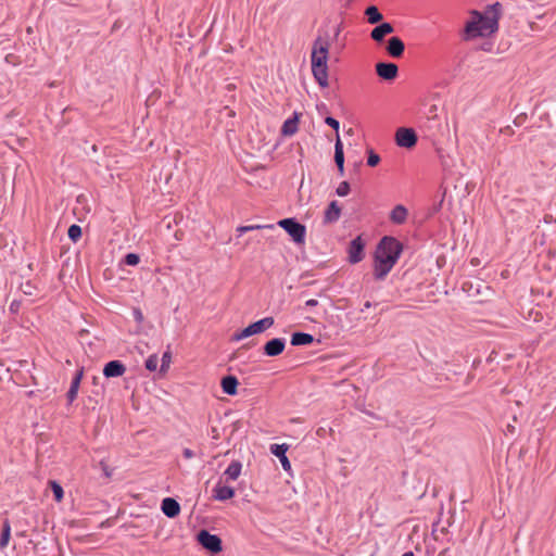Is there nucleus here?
<instances>
[{"label":"nucleus","mask_w":556,"mask_h":556,"mask_svg":"<svg viewBox=\"0 0 556 556\" xmlns=\"http://www.w3.org/2000/svg\"><path fill=\"white\" fill-rule=\"evenodd\" d=\"M500 20V4L488 8L484 12L471 11L465 24L463 38L472 40L478 37H489L497 31Z\"/></svg>","instance_id":"nucleus-1"},{"label":"nucleus","mask_w":556,"mask_h":556,"mask_svg":"<svg viewBox=\"0 0 556 556\" xmlns=\"http://www.w3.org/2000/svg\"><path fill=\"white\" fill-rule=\"evenodd\" d=\"M331 39L328 33L319 34L312 45V74L321 88L329 86L328 59Z\"/></svg>","instance_id":"nucleus-2"},{"label":"nucleus","mask_w":556,"mask_h":556,"mask_svg":"<svg viewBox=\"0 0 556 556\" xmlns=\"http://www.w3.org/2000/svg\"><path fill=\"white\" fill-rule=\"evenodd\" d=\"M402 252V244L393 237H384L380 241L375 256L374 276L382 280L396 264Z\"/></svg>","instance_id":"nucleus-3"},{"label":"nucleus","mask_w":556,"mask_h":556,"mask_svg":"<svg viewBox=\"0 0 556 556\" xmlns=\"http://www.w3.org/2000/svg\"><path fill=\"white\" fill-rule=\"evenodd\" d=\"M278 226L285 229L295 243L303 244L305 242L306 228L304 225L293 218H285L278 222Z\"/></svg>","instance_id":"nucleus-4"},{"label":"nucleus","mask_w":556,"mask_h":556,"mask_svg":"<svg viewBox=\"0 0 556 556\" xmlns=\"http://www.w3.org/2000/svg\"><path fill=\"white\" fill-rule=\"evenodd\" d=\"M198 541L204 548H206L211 553H219L223 549L222 540L217 535L211 534L206 530H201L198 533Z\"/></svg>","instance_id":"nucleus-5"},{"label":"nucleus","mask_w":556,"mask_h":556,"mask_svg":"<svg viewBox=\"0 0 556 556\" xmlns=\"http://www.w3.org/2000/svg\"><path fill=\"white\" fill-rule=\"evenodd\" d=\"M395 142L401 148L410 149L417 143V136L412 128H399L395 132Z\"/></svg>","instance_id":"nucleus-6"},{"label":"nucleus","mask_w":556,"mask_h":556,"mask_svg":"<svg viewBox=\"0 0 556 556\" xmlns=\"http://www.w3.org/2000/svg\"><path fill=\"white\" fill-rule=\"evenodd\" d=\"M236 492L232 486L226 485V482L223 480V477L215 484L212 490V497L215 501L225 502L235 496Z\"/></svg>","instance_id":"nucleus-7"},{"label":"nucleus","mask_w":556,"mask_h":556,"mask_svg":"<svg viewBox=\"0 0 556 556\" xmlns=\"http://www.w3.org/2000/svg\"><path fill=\"white\" fill-rule=\"evenodd\" d=\"M364 242L358 236L351 241L349 247V261L352 264L361 262L364 257Z\"/></svg>","instance_id":"nucleus-8"},{"label":"nucleus","mask_w":556,"mask_h":556,"mask_svg":"<svg viewBox=\"0 0 556 556\" xmlns=\"http://www.w3.org/2000/svg\"><path fill=\"white\" fill-rule=\"evenodd\" d=\"M376 72L382 79L393 80L397 76L399 68L394 63H378Z\"/></svg>","instance_id":"nucleus-9"},{"label":"nucleus","mask_w":556,"mask_h":556,"mask_svg":"<svg viewBox=\"0 0 556 556\" xmlns=\"http://www.w3.org/2000/svg\"><path fill=\"white\" fill-rule=\"evenodd\" d=\"M285 346H286L285 339L275 338L265 343L264 353L267 356H278L283 352Z\"/></svg>","instance_id":"nucleus-10"},{"label":"nucleus","mask_w":556,"mask_h":556,"mask_svg":"<svg viewBox=\"0 0 556 556\" xmlns=\"http://www.w3.org/2000/svg\"><path fill=\"white\" fill-rule=\"evenodd\" d=\"M288 448H289V446L286 443H283V444H271L270 445V452L276 457L279 458V460L281 463V466H282V468L286 471L291 470V464H290L288 457L286 456V453H287Z\"/></svg>","instance_id":"nucleus-11"},{"label":"nucleus","mask_w":556,"mask_h":556,"mask_svg":"<svg viewBox=\"0 0 556 556\" xmlns=\"http://www.w3.org/2000/svg\"><path fill=\"white\" fill-rule=\"evenodd\" d=\"M126 367L119 361H111L105 364L103 368V375L106 378L121 377L125 374Z\"/></svg>","instance_id":"nucleus-12"},{"label":"nucleus","mask_w":556,"mask_h":556,"mask_svg":"<svg viewBox=\"0 0 556 556\" xmlns=\"http://www.w3.org/2000/svg\"><path fill=\"white\" fill-rule=\"evenodd\" d=\"M405 46L401 38L391 37L388 41L387 51L393 58H401L404 53Z\"/></svg>","instance_id":"nucleus-13"},{"label":"nucleus","mask_w":556,"mask_h":556,"mask_svg":"<svg viewBox=\"0 0 556 556\" xmlns=\"http://www.w3.org/2000/svg\"><path fill=\"white\" fill-rule=\"evenodd\" d=\"M393 31L394 28L390 23H382L371 30L370 37L372 40L380 42L387 35H390Z\"/></svg>","instance_id":"nucleus-14"},{"label":"nucleus","mask_w":556,"mask_h":556,"mask_svg":"<svg viewBox=\"0 0 556 556\" xmlns=\"http://www.w3.org/2000/svg\"><path fill=\"white\" fill-rule=\"evenodd\" d=\"M162 511L167 517L174 518L180 513V506L176 500L166 497L162 501Z\"/></svg>","instance_id":"nucleus-15"},{"label":"nucleus","mask_w":556,"mask_h":556,"mask_svg":"<svg viewBox=\"0 0 556 556\" xmlns=\"http://www.w3.org/2000/svg\"><path fill=\"white\" fill-rule=\"evenodd\" d=\"M407 216H408V211L402 204L395 205L390 213L391 222L394 224H397V225L404 224L407 219Z\"/></svg>","instance_id":"nucleus-16"},{"label":"nucleus","mask_w":556,"mask_h":556,"mask_svg":"<svg viewBox=\"0 0 556 556\" xmlns=\"http://www.w3.org/2000/svg\"><path fill=\"white\" fill-rule=\"evenodd\" d=\"M334 162L338 166L340 175L344 174V153H343V144L339 135L337 134L336 144H334Z\"/></svg>","instance_id":"nucleus-17"},{"label":"nucleus","mask_w":556,"mask_h":556,"mask_svg":"<svg viewBox=\"0 0 556 556\" xmlns=\"http://www.w3.org/2000/svg\"><path fill=\"white\" fill-rule=\"evenodd\" d=\"M241 471H242V464L239 460L231 462L223 475L224 477H226L225 482H227L228 480H231V481L237 480L240 477Z\"/></svg>","instance_id":"nucleus-18"},{"label":"nucleus","mask_w":556,"mask_h":556,"mask_svg":"<svg viewBox=\"0 0 556 556\" xmlns=\"http://www.w3.org/2000/svg\"><path fill=\"white\" fill-rule=\"evenodd\" d=\"M341 216V207L339 206L337 201H332L327 210L325 211V222L326 223H334L337 222Z\"/></svg>","instance_id":"nucleus-19"},{"label":"nucleus","mask_w":556,"mask_h":556,"mask_svg":"<svg viewBox=\"0 0 556 556\" xmlns=\"http://www.w3.org/2000/svg\"><path fill=\"white\" fill-rule=\"evenodd\" d=\"M299 114L294 113L291 118L285 121L281 132L285 136H293L298 131L299 126Z\"/></svg>","instance_id":"nucleus-20"},{"label":"nucleus","mask_w":556,"mask_h":556,"mask_svg":"<svg viewBox=\"0 0 556 556\" xmlns=\"http://www.w3.org/2000/svg\"><path fill=\"white\" fill-rule=\"evenodd\" d=\"M222 389L228 395L237 394L238 379L235 376H226L222 379Z\"/></svg>","instance_id":"nucleus-21"},{"label":"nucleus","mask_w":556,"mask_h":556,"mask_svg":"<svg viewBox=\"0 0 556 556\" xmlns=\"http://www.w3.org/2000/svg\"><path fill=\"white\" fill-rule=\"evenodd\" d=\"M83 374H84L83 369L78 370L76 372V376L72 380L71 388L67 392V400L70 403H72L77 397L78 389H79L80 381L83 378Z\"/></svg>","instance_id":"nucleus-22"},{"label":"nucleus","mask_w":556,"mask_h":556,"mask_svg":"<svg viewBox=\"0 0 556 556\" xmlns=\"http://www.w3.org/2000/svg\"><path fill=\"white\" fill-rule=\"evenodd\" d=\"M314 342V337L309 333L295 332L291 337V344L294 346L309 345Z\"/></svg>","instance_id":"nucleus-23"},{"label":"nucleus","mask_w":556,"mask_h":556,"mask_svg":"<svg viewBox=\"0 0 556 556\" xmlns=\"http://www.w3.org/2000/svg\"><path fill=\"white\" fill-rule=\"evenodd\" d=\"M274 318L273 317H265L263 319H260L253 324H251L252 330L254 334L262 333L268 328H270L274 325Z\"/></svg>","instance_id":"nucleus-24"},{"label":"nucleus","mask_w":556,"mask_h":556,"mask_svg":"<svg viewBox=\"0 0 556 556\" xmlns=\"http://www.w3.org/2000/svg\"><path fill=\"white\" fill-rule=\"evenodd\" d=\"M365 15L367 16L368 23L377 24L382 21L383 16L379 12L378 8L375 5H370L366 9Z\"/></svg>","instance_id":"nucleus-25"},{"label":"nucleus","mask_w":556,"mask_h":556,"mask_svg":"<svg viewBox=\"0 0 556 556\" xmlns=\"http://www.w3.org/2000/svg\"><path fill=\"white\" fill-rule=\"evenodd\" d=\"M49 485L53 492L55 501L60 503L64 496L63 488L56 481L53 480L49 482Z\"/></svg>","instance_id":"nucleus-26"},{"label":"nucleus","mask_w":556,"mask_h":556,"mask_svg":"<svg viewBox=\"0 0 556 556\" xmlns=\"http://www.w3.org/2000/svg\"><path fill=\"white\" fill-rule=\"evenodd\" d=\"M67 235H68V238L73 242H77L80 239V237H81V228H80V226H78V225L70 226Z\"/></svg>","instance_id":"nucleus-27"},{"label":"nucleus","mask_w":556,"mask_h":556,"mask_svg":"<svg viewBox=\"0 0 556 556\" xmlns=\"http://www.w3.org/2000/svg\"><path fill=\"white\" fill-rule=\"evenodd\" d=\"M253 334H254V332L252 330V327H251V325H249L248 327L242 329L240 332L235 333L233 334V340L235 341H240V340L245 339V338H248L250 336H253Z\"/></svg>","instance_id":"nucleus-28"},{"label":"nucleus","mask_w":556,"mask_h":556,"mask_svg":"<svg viewBox=\"0 0 556 556\" xmlns=\"http://www.w3.org/2000/svg\"><path fill=\"white\" fill-rule=\"evenodd\" d=\"M159 357L156 354H152L146 361V368L150 371H154L157 368Z\"/></svg>","instance_id":"nucleus-29"},{"label":"nucleus","mask_w":556,"mask_h":556,"mask_svg":"<svg viewBox=\"0 0 556 556\" xmlns=\"http://www.w3.org/2000/svg\"><path fill=\"white\" fill-rule=\"evenodd\" d=\"M262 228H273V225H266V226H262V225L240 226V227L237 228V231L240 232V233H244V232H248V231H252V230H255V229H262Z\"/></svg>","instance_id":"nucleus-30"},{"label":"nucleus","mask_w":556,"mask_h":556,"mask_svg":"<svg viewBox=\"0 0 556 556\" xmlns=\"http://www.w3.org/2000/svg\"><path fill=\"white\" fill-rule=\"evenodd\" d=\"M262 228H273V225H266V226H262V225L240 226V227L237 228V231L240 232V233H244V232H248V231H252V230H255V229H262Z\"/></svg>","instance_id":"nucleus-31"},{"label":"nucleus","mask_w":556,"mask_h":556,"mask_svg":"<svg viewBox=\"0 0 556 556\" xmlns=\"http://www.w3.org/2000/svg\"><path fill=\"white\" fill-rule=\"evenodd\" d=\"M21 289L24 294L34 295L36 291V286L31 281H26L21 285Z\"/></svg>","instance_id":"nucleus-32"},{"label":"nucleus","mask_w":556,"mask_h":556,"mask_svg":"<svg viewBox=\"0 0 556 556\" xmlns=\"http://www.w3.org/2000/svg\"><path fill=\"white\" fill-rule=\"evenodd\" d=\"M337 194L339 197H345L349 194L350 192V185L348 181H342L339 184L337 190H336Z\"/></svg>","instance_id":"nucleus-33"},{"label":"nucleus","mask_w":556,"mask_h":556,"mask_svg":"<svg viewBox=\"0 0 556 556\" xmlns=\"http://www.w3.org/2000/svg\"><path fill=\"white\" fill-rule=\"evenodd\" d=\"M380 162V156L375 153L372 150H369L368 151V159H367V164L371 167L378 165Z\"/></svg>","instance_id":"nucleus-34"},{"label":"nucleus","mask_w":556,"mask_h":556,"mask_svg":"<svg viewBox=\"0 0 556 556\" xmlns=\"http://www.w3.org/2000/svg\"><path fill=\"white\" fill-rule=\"evenodd\" d=\"M172 362V355H170V352H165L162 356V366H161V370L162 371H166L167 368L169 367V364Z\"/></svg>","instance_id":"nucleus-35"},{"label":"nucleus","mask_w":556,"mask_h":556,"mask_svg":"<svg viewBox=\"0 0 556 556\" xmlns=\"http://www.w3.org/2000/svg\"><path fill=\"white\" fill-rule=\"evenodd\" d=\"M140 258H139V255L138 254H135V253H128L126 256H125V263L127 265H130V266H135L139 263Z\"/></svg>","instance_id":"nucleus-36"},{"label":"nucleus","mask_w":556,"mask_h":556,"mask_svg":"<svg viewBox=\"0 0 556 556\" xmlns=\"http://www.w3.org/2000/svg\"><path fill=\"white\" fill-rule=\"evenodd\" d=\"M325 123L338 132L340 124L336 118L328 116L326 117Z\"/></svg>","instance_id":"nucleus-37"},{"label":"nucleus","mask_w":556,"mask_h":556,"mask_svg":"<svg viewBox=\"0 0 556 556\" xmlns=\"http://www.w3.org/2000/svg\"><path fill=\"white\" fill-rule=\"evenodd\" d=\"M1 539H2V546L7 545L9 539H10V528L9 527H4L2 529Z\"/></svg>","instance_id":"nucleus-38"},{"label":"nucleus","mask_w":556,"mask_h":556,"mask_svg":"<svg viewBox=\"0 0 556 556\" xmlns=\"http://www.w3.org/2000/svg\"><path fill=\"white\" fill-rule=\"evenodd\" d=\"M500 131H501V134L506 135V136H513L515 134L511 126H505V127L501 128Z\"/></svg>","instance_id":"nucleus-39"},{"label":"nucleus","mask_w":556,"mask_h":556,"mask_svg":"<svg viewBox=\"0 0 556 556\" xmlns=\"http://www.w3.org/2000/svg\"><path fill=\"white\" fill-rule=\"evenodd\" d=\"M182 454H184V457L187 458V459H190V458H192L194 456L193 451L190 450V448H185Z\"/></svg>","instance_id":"nucleus-40"},{"label":"nucleus","mask_w":556,"mask_h":556,"mask_svg":"<svg viewBox=\"0 0 556 556\" xmlns=\"http://www.w3.org/2000/svg\"><path fill=\"white\" fill-rule=\"evenodd\" d=\"M525 118H526V116H525V115H519V116H517V117L514 119V124H515L516 126H520V125L523 123Z\"/></svg>","instance_id":"nucleus-41"},{"label":"nucleus","mask_w":556,"mask_h":556,"mask_svg":"<svg viewBox=\"0 0 556 556\" xmlns=\"http://www.w3.org/2000/svg\"><path fill=\"white\" fill-rule=\"evenodd\" d=\"M530 314H531V315H532V314L534 315V316H533V320H534V321H540V320H542V318H543L542 313H541V312H539V311H536V312H534V313H533V312H531Z\"/></svg>","instance_id":"nucleus-42"},{"label":"nucleus","mask_w":556,"mask_h":556,"mask_svg":"<svg viewBox=\"0 0 556 556\" xmlns=\"http://www.w3.org/2000/svg\"><path fill=\"white\" fill-rule=\"evenodd\" d=\"M305 304H306V306L314 307L318 304V301L315 299H311V300H307Z\"/></svg>","instance_id":"nucleus-43"},{"label":"nucleus","mask_w":556,"mask_h":556,"mask_svg":"<svg viewBox=\"0 0 556 556\" xmlns=\"http://www.w3.org/2000/svg\"><path fill=\"white\" fill-rule=\"evenodd\" d=\"M136 317H137V319H138V320H141V319H142V314H141V312H140V311H137V312H136Z\"/></svg>","instance_id":"nucleus-44"},{"label":"nucleus","mask_w":556,"mask_h":556,"mask_svg":"<svg viewBox=\"0 0 556 556\" xmlns=\"http://www.w3.org/2000/svg\"><path fill=\"white\" fill-rule=\"evenodd\" d=\"M324 432H325V429H324V428H319V429L317 430V434H318V435H323V434H324Z\"/></svg>","instance_id":"nucleus-45"},{"label":"nucleus","mask_w":556,"mask_h":556,"mask_svg":"<svg viewBox=\"0 0 556 556\" xmlns=\"http://www.w3.org/2000/svg\"><path fill=\"white\" fill-rule=\"evenodd\" d=\"M364 306H365V308H370L371 307V303L369 301H367Z\"/></svg>","instance_id":"nucleus-46"},{"label":"nucleus","mask_w":556,"mask_h":556,"mask_svg":"<svg viewBox=\"0 0 556 556\" xmlns=\"http://www.w3.org/2000/svg\"><path fill=\"white\" fill-rule=\"evenodd\" d=\"M402 556H414V553L413 552H406Z\"/></svg>","instance_id":"nucleus-47"},{"label":"nucleus","mask_w":556,"mask_h":556,"mask_svg":"<svg viewBox=\"0 0 556 556\" xmlns=\"http://www.w3.org/2000/svg\"><path fill=\"white\" fill-rule=\"evenodd\" d=\"M217 434H216V429H213V438H216Z\"/></svg>","instance_id":"nucleus-48"},{"label":"nucleus","mask_w":556,"mask_h":556,"mask_svg":"<svg viewBox=\"0 0 556 556\" xmlns=\"http://www.w3.org/2000/svg\"><path fill=\"white\" fill-rule=\"evenodd\" d=\"M217 434H216V429H213V438H216Z\"/></svg>","instance_id":"nucleus-49"},{"label":"nucleus","mask_w":556,"mask_h":556,"mask_svg":"<svg viewBox=\"0 0 556 556\" xmlns=\"http://www.w3.org/2000/svg\"><path fill=\"white\" fill-rule=\"evenodd\" d=\"M217 434H216V429H213V438H216Z\"/></svg>","instance_id":"nucleus-50"},{"label":"nucleus","mask_w":556,"mask_h":556,"mask_svg":"<svg viewBox=\"0 0 556 556\" xmlns=\"http://www.w3.org/2000/svg\"><path fill=\"white\" fill-rule=\"evenodd\" d=\"M339 33H340V29L338 28V29L336 30L334 36L337 37V36L339 35Z\"/></svg>","instance_id":"nucleus-51"}]
</instances>
